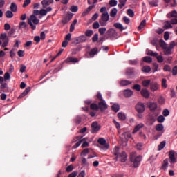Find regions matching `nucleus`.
Segmentation results:
<instances>
[{"mask_svg":"<svg viewBox=\"0 0 177 177\" xmlns=\"http://www.w3.org/2000/svg\"><path fill=\"white\" fill-rule=\"evenodd\" d=\"M96 97L100 101L98 103V107L100 110L101 111H104V110H106V109H107V104H106V101L103 100V97H102V93H100V92H98Z\"/></svg>","mask_w":177,"mask_h":177,"instance_id":"f257e3e1","label":"nucleus"},{"mask_svg":"<svg viewBox=\"0 0 177 177\" xmlns=\"http://www.w3.org/2000/svg\"><path fill=\"white\" fill-rule=\"evenodd\" d=\"M28 24L30 26L32 30H35L37 28L35 25L39 24V19L37 18V16L32 15L28 19Z\"/></svg>","mask_w":177,"mask_h":177,"instance_id":"f03ea898","label":"nucleus"},{"mask_svg":"<svg viewBox=\"0 0 177 177\" xmlns=\"http://www.w3.org/2000/svg\"><path fill=\"white\" fill-rule=\"evenodd\" d=\"M130 161L131 162H133V165L134 168L139 167V165H140V162H142V156H138L133 158V156L130 157Z\"/></svg>","mask_w":177,"mask_h":177,"instance_id":"7ed1b4c3","label":"nucleus"},{"mask_svg":"<svg viewBox=\"0 0 177 177\" xmlns=\"http://www.w3.org/2000/svg\"><path fill=\"white\" fill-rule=\"evenodd\" d=\"M109 12H103L101 15V19L99 21L100 26H106V23L109 21Z\"/></svg>","mask_w":177,"mask_h":177,"instance_id":"20e7f679","label":"nucleus"},{"mask_svg":"<svg viewBox=\"0 0 177 177\" xmlns=\"http://www.w3.org/2000/svg\"><path fill=\"white\" fill-rule=\"evenodd\" d=\"M97 142L99 145H101V149H102V150H109V149L110 148V145L107 144L106 139L103 138H100L97 140Z\"/></svg>","mask_w":177,"mask_h":177,"instance_id":"39448f33","label":"nucleus"},{"mask_svg":"<svg viewBox=\"0 0 177 177\" xmlns=\"http://www.w3.org/2000/svg\"><path fill=\"white\" fill-rule=\"evenodd\" d=\"M169 162L170 165L169 167L171 168H174L175 163L176 162V158H175V151H171L169 154Z\"/></svg>","mask_w":177,"mask_h":177,"instance_id":"423d86ee","label":"nucleus"},{"mask_svg":"<svg viewBox=\"0 0 177 177\" xmlns=\"http://www.w3.org/2000/svg\"><path fill=\"white\" fill-rule=\"evenodd\" d=\"M125 74L128 78H133L135 76V68L129 67L126 69Z\"/></svg>","mask_w":177,"mask_h":177,"instance_id":"0eeeda50","label":"nucleus"},{"mask_svg":"<svg viewBox=\"0 0 177 177\" xmlns=\"http://www.w3.org/2000/svg\"><path fill=\"white\" fill-rule=\"evenodd\" d=\"M136 110L138 113V114H142V113H145V104H143L142 102H138L136 105Z\"/></svg>","mask_w":177,"mask_h":177,"instance_id":"6e6552de","label":"nucleus"},{"mask_svg":"<svg viewBox=\"0 0 177 177\" xmlns=\"http://www.w3.org/2000/svg\"><path fill=\"white\" fill-rule=\"evenodd\" d=\"M85 41H86V36L81 35L75 39L74 44H75V45H78V44H82L85 42Z\"/></svg>","mask_w":177,"mask_h":177,"instance_id":"1a4fd4ad","label":"nucleus"},{"mask_svg":"<svg viewBox=\"0 0 177 177\" xmlns=\"http://www.w3.org/2000/svg\"><path fill=\"white\" fill-rule=\"evenodd\" d=\"M117 158L119 159L120 162H125L128 158V156L127 155V152L122 151L119 156H117Z\"/></svg>","mask_w":177,"mask_h":177,"instance_id":"9d476101","label":"nucleus"},{"mask_svg":"<svg viewBox=\"0 0 177 177\" xmlns=\"http://www.w3.org/2000/svg\"><path fill=\"white\" fill-rule=\"evenodd\" d=\"M160 89V84L157 83V82H151L150 84V90L151 92H156V91H158Z\"/></svg>","mask_w":177,"mask_h":177,"instance_id":"9b49d317","label":"nucleus"},{"mask_svg":"<svg viewBox=\"0 0 177 177\" xmlns=\"http://www.w3.org/2000/svg\"><path fill=\"white\" fill-rule=\"evenodd\" d=\"M92 133H95L98 131H100V126L97 124V122H93L91 124Z\"/></svg>","mask_w":177,"mask_h":177,"instance_id":"f8f14e48","label":"nucleus"},{"mask_svg":"<svg viewBox=\"0 0 177 177\" xmlns=\"http://www.w3.org/2000/svg\"><path fill=\"white\" fill-rule=\"evenodd\" d=\"M123 95L124 97L129 98L133 96V91L129 88H127L123 91Z\"/></svg>","mask_w":177,"mask_h":177,"instance_id":"ddd939ff","label":"nucleus"},{"mask_svg":"<svg viewBox=\"0 0 177 177\" xmlns=\"http://www.w3.org/2000/svg\"><path fill=\"white\" fill-rule=\"evenodd\" d=\"M140 94L145 99H149V97H150V93L147 88H142L140 91Z\"/></svg>","mask_w":177,"mask_h":177,"instance_id":"4468645a","label":"nucleus"},{"mask_svg":"<svg viewBox=\"0 0 177 177\" xmlns=\"http://www.w3.org/2000/svg\"><path fill=\"white\" fill-rule=\"evenodd\" d=\"M148 107L151 111H156L158 105L157 104V102H149L148 104Z\"/></svg>","mask_w":177,"mask_h":177,"instance_id":"2eb2a0df","label":"nucleus"},{"mask_svg":"<svg viewBox=\"0 0 177 177\" xmlns=\"http://www.w3.org/2000/svg\"><path fill=\"white\" fill-rule=\"evenodd\" d=\"M131 84H132V82L129 80H121L119 82L120 86H128V85H131Z\"/></svg>","mask_w":177,"mask_h":177,"instance_id":"dca6fc26","label":"nucleus"},{"mask_svg":"<svg viewBox=\"0 0 177 177\" xmlns=\"http://www.w3.org/2000/svg\"><path fill=\"white\" fill-rule=\"evenodd\" d=\"M111 110L115 113H118L120 111V104L118 103H114L111 106Z\"/></svg>","mask_w":177,"mask_h":177,"instance_id":"f3484780","label":"nucleus"},{"mask_svg":"<svg viewBox=\"0 0 177 177\" xmlns=\"http://www.w3.org/2000/svg\"><path fill=\"white\" fill-rule=\"evenodd\" d=\"M90 57H95V55H97V48L95 47L92 48L88 53Z\"/></svg>","mask_w":177,"mask_h":177,"instance_id":"a211bd4d","label":"nucleus"},{"mask_svg":"<svg viewBox=\"0 0 177 177\" xmlns=\"http://www.w3.org/2000/svg\"><path fill=\"white\" fill-rule=\"evenodd\" d=\"M50 3H53V0H43L41 1V5L43 6L44 8L49 6Z\"/></svg>","mask_w":177,"mask_h":177,"instance_id":"6ab92c4d","label":"nucleus"},{"mask_svg":"<svg viewBox=\"0 0 177 177\" xmlns=\"http://www.w3.org/2000/svg\"><path fill=\"white\" fill-rule=\"evenodd\" d=\"M0 89L2 91V92H4L6 93L9 92V87H8V83H4V84L1 85Z\"/></svg>","mask_w":177,"mask_h":177,"instance_id":"aec40b11","label":"nucleus"},{"mask_svg":"<svg viewBox=\"0 0 177 177\" xmlns=\"http://www.w3.org/2000/svg\"><path fill=\"white\" fill-rule=\"evenodd\" d=\"M66 63H78V59L73 57H68L66 60Z\"/></svg>","mask_w":177,"mask_h":177,"instance_id":"412c9836","label":"nucleus"},{"mask_svg":"<svg viewBox=\"0 0 177 177\" xmlns=\"http://www.w3.org/2000/svg\"><path fill=\"white\" fill-rule=\"evenodd\" d=\"M144 127H145V124H143V123L138 124L134 127L133 133H136V132H138V131H140L141 128H143Z\"/></svg>","mask_w":177,"mask_h":177,"instance_id":"4be33fe9","label":"nucleus"},{"mask_svg":"<svg viewBox=\"0 0 177 177\" xmlns=\"http://www.w3.org/2000/svg\"><path fill=\"white\" fill-rule=\"evenodd\" d=\"M142 84L144 88H149V86L151 85V80L149 79L145 80L142 81Z\"/></svg>","mask_w":177,"mask_h":177,"instance_id":"5701e85b","label":"nucleus"},{"mask_svg":"<svg viewBox=\"0 0 177 177\" xmlns=\"http://www.w3.org/2000/svg\"><path fill=\"white\" fill-rule=\"evenodd\" d=\"M118 117L120 121H125L127 120V116L122 112H119L118 113Z\"/></svg>","mask_w":177,"mask_h":177,"instance_id":"b1692460","label":"nucleus"},{"mask_svg":"<svg viewBox=\"0 0 177 177\" xmlns=\"http://www.w3.org/2000/svg\"><path fill=\"white\" fill-rule=\"evenodd\" d=\"M169 161H168V159H165L163 160V163L162 165V167H161V169H164V171H165V169H167V168H168V165H169Z\"/></svg>","mask_w":177,"mask_h":177,"instance_id":"393cba45","label":"nucleus"},{"mask_svg":"<svg viewBox=\"0 0 177 177\" xmlns=\"http://www.w3.org/2000/svg\"><path fill=\"white\" fill-rule=\"evenodd\" d=\"M164 49V55L165 56H169V55H172V49L169 48V47H166Z\"/></svg>","mask_w":177,"mask_h":177,"instance_id":"a878e982","label":"nucleus"},{"mask_svg":"<svg viewBox=\"0 0 177 177\" xmlns=\"http://www.w3.org/2000/svg\"><path fill=\"white\" fill-rule=\"evenodd\" d=\"M113 26L114 27H115V28H118V30H120V31H124V30H125V28H124L122 24L120 23H115Z\"/></svg>","mask_w":177,"mask_h":177,"instance_id":"bb28decb","label":"nucleus"},{"mask_svg":"<svg viewBox=\"0 0 177 177\" xmlns=\"http://www.w3.org/2000/svg\"><path fill=\"white\" fill-rule=\"evenodd\" d=\"M141 71H142V73H150V71H151V67H150L149 66H144L141 68Z\"/></svg>","mask_w":177,"mask_h":177,"instance_id":"cd10ccee","label":"nucleus"},{"mask_svg":"<svg viewBox=\"0 0 177 177\" xmlns=\"http://www.w3.org/2000/svg\"><path fill=\"white\" fill-rule=\"evenodd\" d=\"M118 38V33L113 28L111 29V39H117Z\"/></svg>","mask_w":177,"mask_h":177,"instance_id":"c85d7f7f","label":"nucleus"},{"mask_svg":"<svg viewBox=\"0 0 177 177\" xmlns=\"http://www.w3.org/2000/svg\"><path fill=\"white\" fill-rule=\"evenodd\" d=\"M148 121H149L150 125H153L154 122H156V117H154V115H149Z\"/></svg>","mask_w":177,"mask_h":177,"instance_id":"c756f323","label":"nucleus"},{"mask_svg":"<svg viewBox=\"0 0 177 177\" xmlns=\"http://www.w3.org/2000/svg\"><path fill=\"white\" fill-rule=\"evenodd\" d=\"M127 1H128V0H119V3L118 5V8L120 9H122L124 8V5H126Z\"/></svg>","mask_w":177,"mask_h":177,"instance_id":"7c9ffc66","label":"nucleus"},{"mask_svg":"<svg viewBox=\"0 0 177 177\" xmlns=\"http://www.w3.org/2000/svg\"><path fill=\"white\" fill-rule=\"evenodd\" d=\"M91 110H94L95 111H97L99 110V105L95 103H92L90 104Z\"/></svg>","mask_w":177,"mask_h":177,"instance_id":"2f4dec72","label":"nucleus"},{"mask_svg":"<svg viewBox=\"0 0 177 177\" xmlns=\"http://www.w3.org/2000/svg\"><path fill=\"white\" fill-rule=\"evenodd\" d=\"M156 131H158V132H161V131H164V125L162 124H156Z\"/></svg>","mask_w":177,"mask_h":177,"instance_id":"473e14b6","label":"nucleus"},{"mask_svg":"<svg viewBox=\"0 0 177 177\" xmlns=\"http://www.w3.org/2000/svg\"><path fill=\"white\" fill-rule=\"evenodd\" d=\"M142 62H145V63H151V62H153V58L146 56L142 58Z\"/></svg>","mask_w":177,"mask_h":177,"instance_id":"72a5a7b5","label":"nucleus"},{"mask_svg":"<svg viewBox=\"0 0 177 177\" xmlns=\"http://www.w3.org/2000/svg\"><path fill=\"white\" fill-rule=\"evenodd\" d=\"M10 9L11 12H17V5H16V3H12L10 7Z\"/></svg>","mask_w":177,"mask_h":177,"instance_id":"f704fd0d","label":"nucleus"},{"mask_svg":"<svg viewBox=\"0 0 177 177\" xmlns=\"http://www.w3.org/2000/svg\"><path fill=\"white\" fill-rule=\"evenodd\" d=\"M128 63L130 66H138L139 63V60L134 59V60H129Z\"/></svg>","mask_w":177,"mask_h":177,"instance_id":"c9c22d12","label":"nucleus"},{"mask_svg":"<svg viewBox=\"0 0 177 177\" xmlns=\"http://www.w3.org/2000/svg\"><path fill=\"white\" fill-rule=\"evenodd\" d=\"M167 17H176L177 19V12L176 10H173L171 12V13L167 14Z\"/></svg>","mask_w":177,"mask_h":177,"instance_id":"e433bc0d","label":"nucleus"},{"mask_svg":"<svg viewBox=\"0 0 177 177\" xmlns=\"http://www.w3.org/2000/svg\"><path fill=\"white\" fill-rule=\"evenodd\" d=\"M28 27V24H27V23H26L25 21H22L20 22L19 24V28L21 29V28H26Z\"/></svg>","mask_w":177,"mask_h":177,"instance_id":"4c0bfd02","label":"nucleus"},{"mask_svg":"<svg viewBox=\"0 0 177 177\" xmlns=\"http://www.w3.org/2000/svg\"><path fill=\"white\" fill-rule=\"evenodd\" d=\"M163 27L165 30H169V28H172V24L169 21H167Z\"/></svg>","mask_w":177,"mask_h":177,"instance_id":"58836bf2","label":"nucleus"},{"mask_svg":"<svg viewBox=\"0 0 177 177\" xmlns=\"http://www.w3.org/2000/svg\"><path fill=\"white\" fill-rule=\"evenodd\" d=\"M145 26H146V21H145V19H143L138 28V31H140V30H142V28H145Z\"/></svg>","mask_w":177,"mask_h":177,"instance_id":"ea45409f","label":"nucleus"},{"mask_svg":"<svg viewBox=\"0 0 177 177\" xmlns=\"http://www.w3.org/2000/svg\"><path fill=\"white\" fill-rule=\"evenodd\" d=\"M159 45L160 48H162L163 49L167 48V43L164 41V39H160L159 41Z\"/></svg>","mask_w":177,"mask_h":177,"instance_id":"a19ab883","label":"nucleus"},{"mask_svg":"<svg viewBox=\"0 0 177 177\" xmlns=\"http://www.w3.org/2000/svg\"><path fill=\"white\" fill-rule=\"evenodd\" d=\"M165 145H167V142H165V141H162V142L159 144V145H158V150H159V151L162 150V149H164V147H165Z\"/></svg>","mask_w":177,"mask_h":177,"instance_id":"79ce46f5","label":"nucleus"},{"mask_svg":"<svg viewBox=\"0 0 177 177\" xmlns=\"http://www.w3.org/2000/svg\"><path fill=\"white\" fill-rule=\"evenodd\" d=\"M6 17L7 19H12L13 17V12L10 10H7L6 12Z\"/></svg>","mask_w":177,"mask_h":177,"instance_id":"37998d69","label":"nucleus"},{"mask_svg":"<svg viewBox=\"0 0 177 177\" xmlns=\"http://www.w3.org/2000/svg\"><path fill=\"white\" fill-rule=\"evenodd\" d=\"M132 89H133L134 91H137V92H140V90L142 89V86L138 84H135L134 86H133Z\"/></svg>","mask_w":177,"mask_h":177,"instance_id":"c03bdc74","label":"nucleus"},{"mask_svg":"<svg viewBox=\"0 0 177 177\" xmlns=\"http://www.w3.org/2000/svg\"><path fill=\"white\" fill-rule=\"evenodd\" d=\"M157 121H158V122L162 124V122H164V121H165V118L164 117V115H160L158 117Z\"/></svg>","mask_w":177,"mask_h":177,"instance_id":"a18cd8bd","label":"nucleus"},{"mask_svg":"<svg viewBox=\"0 0 177 177\" xmlns=\"http://www.w3.org/2000/svg\"><path fill=\"white\" fill-rule=\"evenodd\" d=\"M85 103L87 104V106L82 109L84 111H88V110H89V107L88 106H89V104H91V103H92V101L88 100L85 101Z\"/></svg>","mask_w":177,"mask_h":177,"instance_id":"49530a36","label":"nucleus"},{"mask_svg":"<svg viewBox=\"0 0 177 177\" xmlns=\"http://www.w3.org/2000/svg\"><path fill=\"white\" fill-rule=\"evenodd\" d=\"M75 124L78 125V124H81V121H82V118L81 116H76L74 119Z\"/></svg>","mask_w":177,"mask_h":177,"instance_id":"de8ad7c7","label":"nucleus"},{"mask_svg":"<svg viewBox=\"0 0 177 177\" xmlns=\"http://www.w3.org/2000/svg\"><path fill=\"white\" fill-rule=\"evenodd\" d=\"M113 154L117 157L120 156V148L118 147H115L113 149Z\"/></svg>","mask_w":177,"mask_h":177,"instance_id":"09e8293b","label":"nucleus"},{"mask_svg":"<svg viewBox=\"0 0 177 177\" xmlns=\"http://www.w3.org/2000/svg\"><path fill=\"white\" fill-rule=\"evenodd\" d=\"M127 15L130 17H133L135 16V12L133 11L132 9L129 8L127 10Z\"/></svg>","mask_w":177,"mask_h":177,"instance_id":"8fccbe9b","label":"nucleus"},{"mask_svg":"<svg viewBox=\"0 0 177 177\" xmlns=\"http://www.w3.org/2000/svg\"><path fill=\"white\" fill-rule=\"evenodd\" d=\"M71 12H73V13H75L78 12V6H71L70 8Z\"/></svg>","mask_w":177,"mask_h":177,"instance_id":"3c124183","label":"nucleus"},{"mask_svg":"<svg viewBox=\"0 0 177 177\" xmlns=\"http://www.w3.org/2000/svg\"><path fill=\"white\" fill-rule=\"evenodd\" d=\"M163 71H169V73H171V71H172V68L169 65H165V66L163 68Z\"/></svg>","mask_w":177,"mask_h":177,"instance_id":"603ef678","label":"nucleus"},{"mask_svg":"<svg viewBox=\"0 0 177 177\" xmlns=\"http://www.w3.org/2000/svg\"><path fill=\"white\" fill-rule=\"evenodd\" d=\"M85 35H86V37H92V35H93V30H87L85 32Z\"/></svg>","mask_w":177,"mask_h":177,"instance_id":"864d4df0","label":"nucleus"},{"mask_svg":"<svg viewBox=\"0 0 177 177\" xmlns=\"http://www.w3.org/2000/svg\"><path fill=\"white\" fill-rule=\"evenodd\" d=\"M158 102L159 104H164L165 103V99H164V97L160 96L158 99Z\"/></svg>","mask_w":177,"mask_h":177,"instance_id":"5fc2aeb1","label":"nucleus"},{"mask_svg":"<svg viewBox=\"0 0 177 177\" xmlns=\"http://www.w3.org/2000/svg\"><path fill=\"white\" fill-rule=\"evenodd\" d=\"M162 87L165 88L168 87V84H167V79L165 78L162 80Z\"/></svg>","mask_w":177,"mask_h":177,"instance_id":"6e6d98bb","label":"nucleus"},{"mask_svg":"<svg viewBox=\"0 0 177 177\" xmlns=\"http://www.w3.org/2000/svg\"><path fill=\"white\" fill-rule=\"evenodd\" d=\"M151 6H158V0H153L149 2Z\"/></svg>","mask_w":177,"mask_h":177,"instance_id":"4d7b16f0","label":"nucleus"},{"mask_svg":"<svg viewBox=\"0 0 177 177\" xmlns=\"http://www.w3.org/2000/svg\"><path fill=\"white\" fill-rule=\"evenodd\" d=\"M118 10L114 8L111 10V17H115L117 16Z\"/></svg>","mask_w":177,"mask_h":177,"instance_id":"13d9d810","label":"nucleus"},{"mask_svg":"<svg viewBox=\"0 0 177 177\" xmlns=\"http://www.w3.org/2000/svg\"><path fill=\"white\" fill-rule=\"evenodd\" d=\"M170 92H171L170 93L171 97L172 98L176 97V92H175V90H174V88H171Z\"/></svg>","mask_w":177,"mask_h":177,"instance_id":"bf43d9fd","label":"nucleus"},{"mask_svg":"<svg viewBox=\"0 0 177 177\" xmlns=\"http://www.w3.org/2000/svg\"><path fill=\"white\" fill-rule=\"evenodd\" d=\"M162 115L163 117H168V115H169V110L167 109H164L162 111Z\"/></svg>","mask_w":177,"mask_h":177,"instance_id":"052dcab7","label":"nucleus"},{"mask_svg":"<svg viewBox=\"0 0 177 177\" xmlns=\"http://www.w3.org/2000/svg\"><path fill=\"white\" fill-rule=\"evenodd\" d=\"M97 39H99V34L95 33L92 38V41L93 42H97Z\"/></svg>","mask_w":177,"mask_h":177,"instance_id":"680f3d73","label":"nucleus"},{"mask_svg":"<svg viewBox=\"0 0 177 177\" xmlns=\"http://www.w3.org/2000/svg\"><path fill=\"white\" fill-rule=\"evenodd\" d=\"M73 14L71 12H69L66 15L65 18H66L67 20L70 21V20L73 19Z\"/></svg>","mask_w":177,"mask_h":177,"instance_id":"e2e57ef3","label":"nucleus"},{"mask_svg":"<svg viewBox=\"0 0 177 177\" xmlns=\"http://www.w3.org/2000/svg\"><path fill=\"white\" fill-rule=\"evenodd\" d=\"M31 3V0H25L23 4V8H26V6H28Z\"/></svg>","mask_w":177,"mask_h":177,"instance_id":"0e129e2a","label":"nucleus"},{"mask_svg":"<svg viewBox=\"0 0 177 177\" xmlns=\"http://www.w3.org/2000/svg\"><path fill=\"white\" fill-rule=\"evenodd\" d=\"M73 169H74V166H73V165H71L66 167V172H71V171H73Z\"/></svg>","mask_w":177,"mask_h":177,"instance_id":"69168bd1","label":"nucleus"},{"mask_svg":"<svg viewBox=\"0 0 177 177\" xmlns=\"http://www.w3.org/2000/svg\"><path fill=\"white\" fill-rule=\"evenodd\" d=\"M6 37H7L6 33H1L0 35V39H2L3 41H5V39H9L6 38Z\"/></svg>","mask_w":177,"mask_h":177,"instance_id":"338daca9","label":"nucleus"},{"mask_svg":"<svg viewBox=\"0 0 177 177\" xmlns=\"http://www.w3.org/2000/svg\"><path fill=\"white\" fill-rule=\"evenodd\" d=\"M172 74L173 75H177V65L175 66L173 69H172Z\"/></svg>","mask_w":177,"mask_h":177,"instance_id":"774afa93","label":"nucleus"}]
</instances>
